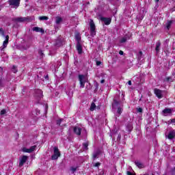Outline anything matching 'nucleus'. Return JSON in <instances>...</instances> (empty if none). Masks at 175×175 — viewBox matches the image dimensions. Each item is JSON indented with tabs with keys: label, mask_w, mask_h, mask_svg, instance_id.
Masks as SVG:
<instances>
[{
	"label": "nucleus",
	"mask_w": 175,
	"mask_h": 175,
	"mask_svg": "<svg viewBox=\"0 0 175 175\" xmlns=\"http://www.w3.org/2000/svg\"><path fill=\"white\" fill-rule=\"evenodd\" d=\"M55 46L57 47H61V46H62V40H61V39H57L55 42Z\"/></svg>",
	"instance_id": "24"
},
{
	"label": "nucleus",
	"mask_w": 175,
	"mask_h": 175,
	"mask_svg": "<svg viewBox=\"0 0 175 175\" xmlns=\"http://www.w3.org/2000/svg\"><path fill=\"white\" fill-rule=\"evenodd\" d=\"M74 133L80 136V135H81V128L77 126L74 127Z\"/></svg>",
	"instance_id": "16"
},
{
	"label": "nucleus",
	"mask_w": 175,
	"mask_h": 175,
	"mask_svg": "<svg viewBox=\"0 0 175 175\" xmlns=\"http://www.w3.org/2000/svg\"><path fill=\"white\" fill-rule=\"evenodd\" d=\"M96 108V105H95V103H92L90 106V111H94L95 109Z\"/></svg>",
	"instance_id": "26"
},
{
	"label": "nucleus",
	"mask_w": 175,
	"mask_h": 175,
	"mask_svg": "<svg viewBox=\"0 0 175 175\" xmlns=\"http://www.w3.org/2000/svg\"><path fill=\"white\" fill-rule=\"evenodd\" d=\"M8 3L10 6H14L16 9L20 6V0H9Z\"/></svg>",
	"instance_id": "4"
},
{
	"label": "nucleus",
	"mask_w": 175,
	"mask_h": 175,
	"mask_svg": "<svg viewBox=\"0 0 175 175\" xmlns=\"http://www.w3.org/2000/svg\"><path fill=\"white\" fill-rule=\"evenodd\" d=\"M154 91L156 96H157L159 99H161V98H163V95L162 94V90L156 88Z\"/></svg>",
	"instance_id": "10"
},
{
	"label": "nucleus",
	"mask_w": 175,
	"mask_h": 175,
	"mask_svg": "<svg viewBox=\"0 0 175 175\" xmlns=\"http://www.w3.org/2000/svg\"><path fill=\"white\" fill-rule=\"evenodd\" d=\"M100 21H103L105 25H109L110 23H111V18H110L101 17Z\"/></svg>",
	"instance_id": "12"
},
{
	"label": "nucleus",
	"mask_w": 175,
	"mask_h": 175,
	"mask_svg": "<svg viewBox=\"0 0 175 175\" xmlns=\"http://www.w3.org/2000/svg\"><path fill=\"white\" fill-rule=\"evenodd\" d=\"M32 31H34L35 32H41V33H44V30L38 27H33Z\"/></svg>",
	"instance_id": "17"
},
{
	"label": "nucleus",
	"mask_w": 175,
	"mask_h": 175,
	"mask_svg": "<svg viewBox=\"0 0 175 175\" xmlns=\"http://www.w3.org/2000/svg\"><path fill=\"white\" fill-rule=\"evenodd\" d=\"M122 113V108H121V107H118L117 112L115 114V118H116V120H117V117L120 116Z\"/></svg>",
	"instance_id": "18"
},
{
	"label": "nucleus",
	"mask_w": 175,
	"mask_h": 175,
	"mask_svg": "<svg viewBox=\"0 0 175 175\" xmlns=\"http://www.w3.org/2000/svg\"><path fill=\"white\" fill-rule=\"evenodd\" d=\"M135 164L139 169H143V167H144V164H143V163H142L140 161H135Z\"/></svg>",
	"instance_id": "22"
},
{
	"label": "nucleus",
	"mask_w": 175,
	"mask_h": 175,
	"mask_svg": "<svg viewBox=\"0 0 175 175\" xmlns=\"http://www.w3.org/2000/svg\"><path fill=\"white\" fill-rule=\"evenodd\" d=\"M174 137H175V131H170L167 135V138L170 139H174Z\"/></svg>",
	"instance_id": "20"
},
{
	"label": "nucleus",
	"mask_w": 175,
	"mask_h": 175,
	"mask_svg": "<svg viewBox=\"0 0 175 175\" xmlns=\"http://www.w3.org/2000/svg\"><path fill=\"white\" fill-rule=\"evenodd\" d=\"M155 51L157 54H159V51H161V41L157 42Z\"/></svg>",
	"instance_id": "15"
},
{
	"label": "nucleus",
	"mask_w": 175,
	"mask_h": 175,
	"mask_svg": "<svg viewBox=\"0 0 175 175\" xmlns=\"http://www.w3.org/2000/svg\"><path fill=\"white\" fill-rule=\"evenodd\" d=\"M79 80L81 88H84L85 85V76H84L83 75H79Z\"/></svg>",
	"instance_id": "3"
},
{
	"label": "nucleus",
	"mask_w": 175,
	"mask_h": 175,
	"mask_svg": "<svg viewBox=\"0 0 175 175\" xmlns=\"http://www.w3.org/2000/svg\"><path fill=\"white\" fill-rule=\"evenodd\" d=\"M75 40L77 41V43H81V36H80V33L75 34Z\"/></svg>",
	"instance_id": "19"
},
{
	"label": "nucleus",
	"mask_w": 175,
	"mask_h": 175,
	"mask_svg": "<svg viewBox=\"0 0 175 175\" xmlns=\"http://www.w3.org/2000/svg\"><path fill=\"white\" fill-rule=\"evenodd\" d=\"M28 160V157L27 156H23L19 161V167H22V166H24V163H25V162H27V161Z\"/></svg>",
	"instance_id": "9"
},
{
	"label": "nucleus",
	"mask_w": 175,
	"mask_h": 175,
	"mask_svg": "<svg viewBox=\"0 0 175 175\" xmlns=\"http://www.w3.org/2000/svg\"><path fill=\"white\" fill-rule=\"evenodd\" d=\"M8 43H9V36H6L5 40L3 42V46L0 47V51H3L4 49H6V47H8Z\"/></svg>",
	"instance_id": "6"
},
{
	"label": "nucleus",
	"mask_w": 175,
	"mask_h": 175,
	"mask_svg": "<svg viewBox=\"0 0 175 175\" xmlns=\"http://www.w3.org/2000/svg\"><path fill=\"white\" fill-rule=\"evenodd\" d=\"M81 44L82 42H77L76 49L78 51V54H83V46Z\"/></svg>",
	"instance_id": "11"
},
{
	"label": "nucleus",
	"mask_w": 175,
	"mask_h": 175,
	"mask_svg": "<svg viewBox=\"0 0 175 175\" xmlns=\"http://www.w3.org/2000/svg\"><path fill=\"white\" fill-rule=\"evenodd\" d=\"M62 121H64V120L62 119H59L57 120V125H61V123L62 122Z\"/></svg>",
	"instance_id": "36"
},
{
	"label": "nucleus",
	"mask_w": 175,
	"mask_h": 175,
	"mask_svg": "<svg viewBox=\"0 0 175 175\" xmlns=\"http://www.w3.org/2000/svg\"><path fill=\"white\" fill-rule=\"evenodd\" d=\"M6 114V109H2L0 112L1 116H5Z\"/></svg>",
	"instance_id": "33"
},
{
	"label": "nucleus",
	"mask_w": 175,
	"mask_h": 175,
	"mask_svg": "<svg viewBox=\"0 0 175 175\" xmlns=\"http://www.w3.org/2000/svg\"><path fill=\"white\" fill-rule=\"evenodd\" d=\"M171 122L174 123L175 122V119L171 120Z\"/></svg>",
	"instance_id": "50"
},
{
	"label": "nucleus",
	"mask_w": 175,
	"mask_h": 175,
	"mask_svg": "<svg viewBox=\"0 0 175 175\" xmlns=\"http://www.w3.org/2000/svg\"><path fill=\"white\" fill-rule=\"evenodd\" d=\"M132 35H125V36H124L121 40H120V43H125L127 40H129V39H131Z\"/></svg>",
	"instance_id": "13"
},
{
	"label": "nucleus",
	"mask_w": 175,
	"mask_h": 175,
	"mask_svg": "<svg viewBox=\"0 0 175 175\" xmlns=\"http://www.w3.org/2000/svg\"><path fill=\"white\" fill-rule=\"evenodd\" d=\"M128 84H129V85H132V81H128Z\"/></svg>",
	"instance_id": "47"
},
{
	"label": "nucleus",
	"mask_w": 175,
	"mask_h": 175,
	"mask_svg": "<svg viewBox=\"0 0 175 175\" xmlns=\"http://www.w3.org/2000/svg\"><path fill=\"white\" fill-rule=\"evenodd\" d=\"M142 57H143V52L140 51L137 54V58L139 60H140L142 59Z\"/></svg>",
	"instance_id": "28"
},
{
	"label": "nucleus",
	"mask_w": 175,
	"mask_h": 175,
	"mask_svg": "<svg viewBox=\"0 0 175 175\" xmlns=\"http://www.w3.org/2000/svg\"><path fill=\"white\" fill-rule=\"evenodd\" d=\"M12 72L14 73H17V68H16V66H13L12 67Z\"/></svg>",
	"instance_id": "35"
},
{
	"label": "nucleus",
	"mask_w": 175,
	"mask_h": 175,
	"mask_svg": "<svg viewBox=\"0 0 175 175\" xmlns=\"http://www.w3.org/2000/svg\"><path fill=\"white\" fill-rule=\"evenodd\" d=\"M172 21H168L167 22V29H170V27L172 26Z\"/></svg>",
	"instance_id": "30"
},
{
	"label": "nucleus",
	"mask_w": 175,
	"mask_h": 175,
	"mask_svg": "<svg viewBox=\"0 0 175 175\" xmlns=\"http://www.w3.org/2000/svg\"><path fill=\"white\" fill-rule=\"evenodd\" d=\"M161 114L162 116H164V117H167V116H170V114H172V109L165 108L162 111Z\"/></svg>",
	"instance_id": "7"
},
{
	"label": "nucleus",
	"mask_w": 175,
	"mask_h": 175,
	"mask_svg": "<svg viewBox=\"0 0 175 175\" xmlns=\"http://www.w3.org/2000/svg\"><path fill=\"white\" fill-rule=\"evenodd\" d=\"M2 77V71L0 70V78Z\"/></svg>",
	"instance_id": "51"
},
{
	"label": "nucleus",
	"mask_w": 175,
	"mask_h": 175,
	"mask_svg": "<svg viewBox=\"0 0 175 175\" xmlns=\"http://www.w3.org/2000/svg\"><path fill=\"white\" fill-rule=\"evenodd\" d=\"M120 105V101H117V100H113V103L112 104V108L114 109L116 107H118Z\"/></svg>",
	"instance_id": "21"
},
{
	"label": "nucleus",
	"mask_w": 175,
	"mask_h": 175,
	"mask_svg": "<svg viewBox=\"0 0 175 175\" xmlns=\"http://www.w3.org/2000/svg\"><path fill=\"white\" fill-rule=\"evenodd\" d=\"M90 27L91 36H95V35H96V27H95V23H94L92 19H90Z\"/></svg>",
	"instance_id": "1"
},
{
	"label": "nucleus",
	"mask_w": 175,
	"mask_h": 175,
	"mask_svg": "<svg viewBox=\"0 0 175 175\" xmlns=\"http://www.w3.org/2000/svg\"><path fill=\"white\" fill-rule=\"evenodd\" d=\"M39 54L41 55V57H43V55H44L43 51H39Z\"/></svg>",
	"instance_id": "46"
},
{
	"label": "nucleus",
	"mask_w": 175,
	"mask_h": 175,
	"mask_svg": "<svg viewBox=\"0 0 175 175\" xmlns=\"http://www.w3.org/2000/svg\"><path fill=\"white\" fill-rule=\"evenodd\" d=\"M59 157H61V153L59 152V150H58L57 147H54L53 154L51 157V159L53 161H55V159H58Z\"/></svg>",
	"instance_id": "2"
},
{
	"label": "nucleus",
	"mask_w": 175,
	"mask_h": 175,
	"mask_svg": "<svg viewBox=\"0 0 175 175\" xmlns=\"http://www.w3.org/2000/svg\"><path fill=\"white\" fill-rule=\"evenodd\" d=\"M121 140V134H118L117 137V142H120Z\"/></svg>",
	"instance_id": "38"
},
{
	"label": "nucleus",
	"mask_w": 175,
	"mask_h": 175,
	"mask_svg": "<svg viewBox=\"0 0 175 175\" xmlns=\"http://www.w3.org/2000/svg\"><path fill=\"white\" fill-rule=\"evenodd\" d=\"M39 20L40 21H46V20H49V16H39Z\"/></svg>",
	"instance_id": "25"
},
{
	"label": "nucleus",
	"mask_w": 175,
	"mask_h": 175,
	"mask_svg": "<svg viewBox=\"0 0 175 175\" xmlns=\"http://www.w3.org/2000/svg\"><path fill=\"white\" fill-rule=\"evenodd\" d=\"M100 83H101V84H103V83H105V79H102V80L100 81Z\"/></svg>",
	"instance_id": "49"
},
{
	"label": "nucleus",
	"mask_w": 175,
	"mask_h": 175,
	"mask_svg": "<svg viewBox=\"0 0 175 175\" xmlns=\"http://www.w3.org/2000/svg\"><path fill=\"white\" fill-rule=\"evenodd\" d=\"M0 34L2 35V36H5V31L3 28H0Z\"/></svg>",
	"instance_id": "34"
},
{
	"label": "nucleus",
	"mask_w": 175,
	"mask_h": 175,
	"mask_svg": "<svg viewBox=\"0 0 175 175\" xmlns=\"http://www.w3.org/2000/svg\"><path fill=\"white\" fill-rule=\"evenodd\" d=\"M119 54H120V55H124V51H120Z\"/></svg>",
	"instance_id": "45"
},
{
	"label": "nucleus",
	"mask_w": 175,
	"mask_h": 175,
	"mask_svg": "<svg viewBox=\"0 0 175 175\" xmlns=\"http://www.w3.org/2000/svg\"><path fill=\"white\" fill-rule=\"evenodd\" d=\"M94 167H98V166H100V163H96L93 165Z\"/></svg>",
	"instance_id": "37"
},
{
	"label": "nucleus",
	"mask_w": 175,
	"mask_h": 175,
	"mask_svg": "<svg viewBox=\"0 0 175 175\" xmlns=\"http://www.w3.org/2000/svg\"><path fill=\"white\" fill-rule=\"evenodd\" d=\"M126 174L127 175H136V174H132V172H131V171H127Z\"/></svg>",
	"instance_id": "41"
},
{
	"label": "nucleus",
	"mask_w": 175,
	"mask_h": 175,
	"mask_svg": "<svg viewBox=\"0 0 175 175\" xmlns=\"http://www.w3.org/2000/svg\"><path fill=\"white\" fill-rule=\"evenodd\" d=\"M166 81H172V77H168L165 79Z\"/></svg>",
	"instance_id": "40"
},
{
	"label": "nucleus",
	"mask_w": 175,
	"mask_h": 175,
	"mask_svg": "<svg viewBox=\"0 0 175 175\" xmlns=\"http://www.w3.org/2000/svg\"><path fill=\"white\" fill-rule=\"evenodd\" d=\"M25 18H27L26 21H31V18H29V17H26Z\"/></svg>",
	"instance_id": "48"
},
{
	"label": "nucleus",
	"mask_w": 175,
	"mask_h": 175,
	"mask_svg": "<svg viewBox=\"0 0 175 175\" xmlns=\"http://www.w3.org/2000/svg\"><path fill=\"white\" fill-rule=\"evenodd\" d=\"M60 23H62V18L60 16H56L55 17V24L57 25H59Z\"/></svg>",
	"instance_id": "23"
},
{
	"label": "nucleus",
	"mask_w": 175,
	"mask_h": 175,
	"mask_svg": "<svg viewBox=\"0 0 175 175\" xmlns=\"http://www.w3.org/2000/svg\"><path fill=\"white\" fill-rule=\"evenodd\" d=\"M137 111L138 113H143V109H142L140 107L137 109Z\"/></svg>",
	"instance_id": "39"
},
{
	"label": "nucleus",
	"mask_w": 175,
	"mask_h": 175,
	"mask_svg": "<svg viewBox=\"0 0 175 175\" xmlns=\"http://www.w3.org/2000/svg\"><path fill=\"white\" fill-rule=\"evenodd\" d=\"M156 3H158L159 2V0H155Z\"/></svg>",
	"instance_id": "52"
},
{
	"label": "nucleus",
	"mask_w": 175,
	"mask_h": 175,
	"mask_svg": "<svg viewBox=\"0 0 175 175\" xmlns=\"http://www.w3.org/2000/svg\"><path fill=\"white\" fill-rule=\"evenodd\" d=\"M0 87H3V82L2 81V79H0Z\"/></svg>",
	"instance_id": "43"
},
{
	"label": "nucleus",
	"mask_w": 175,
	"mask_h": 175,
	"mask_svg": "<svg viewBox=\"0 0 175 175\" xmlns=\"http://www.w3.org/2000/svg\"><path fill=\"white\" fill-rule=\"evenodd\" d=\"M70 170L72 171V174H73L75 173V172H76V170H77V167H71L70 168Z\"/></svg>",
	"instance_id": "32"
},
{
	"label": "nucleus",
	"mask_w": 175,
	"mask_h": 175,
	"mask_svg": "<svg viewBox=\"0 0 175 175\" xmlns=\"http://www.w3.org/2000/svg\"><path fill=\"white\" fill-rule=\"evenodd\" d=\"M36 116H39V114H40V110L36 109Z\"/></svg>",
	"instance_id": "42"
},
{
	"label": "nucleus",
	"mask_w": 175,
	"mask_h": 175,
	"mask_svg": "<svg viewBox=\"0 0 175 175\" xmlns=\"http://www.w3.org/2000/svg\"><path fill=\"white\" fill-rule=\"evenodd\" d=\"M102 64V62H99V61H97L96 62V66H99V65H100Z\"/></svg>",
	"instance_id": "44"
},
{
	"label": "nucleus",
	"mask_w": 175,
	"mask_h": 175,
	"mask_svg": "<svg viewBox=\"0 0 175 175\" xmlns=\"http://www.w3.org/2000/svg\"><path fill=\"white\" fill-rule=\"evenodd\" d=\"M27 18L25 17H18L14 19H13V21H18V23H24L25 21H27Z\"/></svg>",
	"instance_id": "14"
},
{
	"label": "nucleus",
	"mask_w": 175,
	"mask_h": 175,
	"mask_svg": "<svg viewBox=\"0 0 175 175\" xmlns=\"http://www.w3.org/2000/svg\"><path fill=\"white\" fill-rule=\"evenodd\" d=\"M99 157V152H96L93 154V158L94 159H96Z\"/></svg>",
	"instance_id": "31"
},
{
	"label": "nucleus",
	"mask_w": 175,
	"mask_h": 175,
	"mask_svg": "<svg viewBox=\"0 0 175 175\" xmlns=\"http://www.w3.org/2000/svg\"><path fill=\"white\" fill-rule=\"evenodd\" d=\"M83 150H88V143L85 142L83 144Z\"/></svg>",
	"instance_id": "29"
},
{
	"label": "nucleus",
	"mask_w": 175,
	"mask_h": 175,
	"mask_svg": "<svg viewBox=\"0 0 175 175\" xmlns=\"http://www.w3.org/2000/svg\"><path fill=\"white\" fill-rule=\"evenodd\" d=\"M133 129V127L132 126V124H129L126 125V129H127L128 132H131V131H132Z\"/></svg>",
	"instance_id": "27"
},
{
	"label": "nucleus",
	"mask_w": 175,
	"mask_h": 175,
	"mask_svg": "<svg viewBox=\"0 0 175 175\" xmlns=\"http://www.w3.org/2000/svg\"><path fill=\"white\" fill-rule=\"evenodd\" d=\"M36 149V146H31L30 148H23V152H28L31 154V152H33V150Z\"/></svg>",
	"instance_id": "8"
},
{
	"label": "nucleus",
	"mask_w": 175,
	"mask_h": 175,
	"mask_svg": "<svg viewBox=\"0 0 175 175\" xmlns=\"http://www.w3.org/2000/svg\"><path fill=\"white\" fill-rule=\"evenodd\" d=\"M29 0H25V2H28Z\"/></svg>",
	"instance_id": "53"
},
{
	"label": "nucleus",
	"mask_w": 175,
	"mask_h": 175,
	"mask_svg": "<svg viewBox=\"0 0 175 175\" xmlns=\"http://www.w3.org/2000/svg\"><path fill=\"white\" fill-rule=\"evenodd\" d=\"M36 98L38 100H40L43 98V92L39 89L35 90Z\"/></svg>",
	"instance_id": "5"
}]
</instances>
